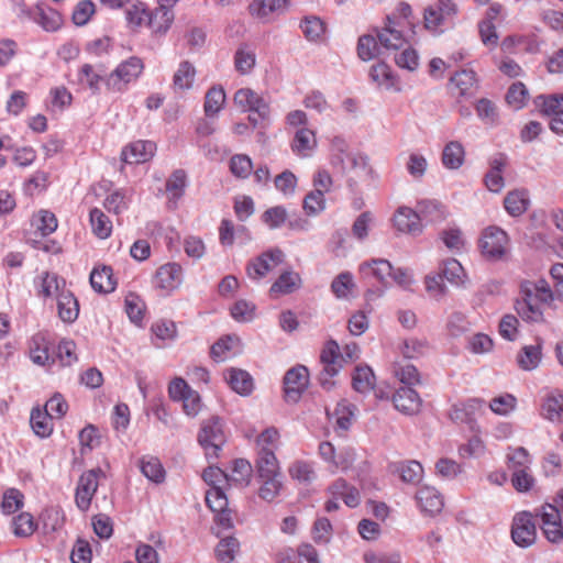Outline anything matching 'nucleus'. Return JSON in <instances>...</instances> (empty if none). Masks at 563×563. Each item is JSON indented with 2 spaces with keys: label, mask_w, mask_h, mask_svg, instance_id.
<instances>
[{
  "label": "nucleus",
  "mask_w": 563,
  "mask_h": 563,
  "mask_svg": "<svg viewBox=\"0 0 563 563\" xmlns=\"http://www.w3.org/2000/svg\"><path fill=\"white\" fill-rule=\"evenodd\" d=\"M330 162L334 167L341 168L342 172L353 170L360 177H366L371 174L367 157L353 152L349 148L347 143H332L330 148Z\"/></svg>",
  "instance_id": "obj_1"
},
{
  "label": "nucleus",
  "mask_w": 563,
  "mask_h": 563,
  "mask_svg": "<svg viewBox=\"0 0 563 563\" xmlns=\"http://www.w3.org/2000/svg\"><path fill=\"white\" fill-rule=\"evenodd\" d=\"M509 246V236L501 228L489 225L483 230L479 249L484 257L499 261L505 257Z\"/></svg>",
  "instance_id": "obj_2"
},
{
  "label": "nucleus",
  "mask_w": 563,
  "mask_h": 563,
  "mask_svg": "<svg viewBox=\"0 0 563 563\" xmlns=\"http://www.w3.org/2000/svg\"><path fill=\"white\" fill-rule=\"evenodd\" d=\"M198 442L205 449L208 459H217L221 451L225 437L221 420L213 417L205 421L198 434Z\"/></svg>",
  "instance_id": "obj_3"
},
{
  "label": "nucleus",
  "mask_w": 563,
  "mask_h": 563,
  "mask_svg": "<svg viewBox=\"0 0 563 563\" xmlns=\"http://www.w3.org/2000/svg\"><path fill=\"white\" fill-rule=\"evenodd\" d=\"M485 401L481 398H471L465 402L451 407L449 417L455 423L466 424L471 431L477 432L476 417L484 412Z\"/></svg>",
  "instance_id": "obj_4"
},
{
  "label": "nucleus",
  "mask_w": 563,
  "mask_h": 563,
  "mask_svg": "<svg viewBox=\"0 0 563 563\" xmlns=\"http://www.w3.org/2000/svg\"><path fill=\"white\" fill-rule=\"evenodd\" d=\"M104 476L101 468H92L80 475L75 494L78 509L87 511L99 486V478Z\"/></svg>",
  "instance_id": "obj_5"
},
{
  "label": "nucleus",
  "mask_w": 563,
  "mask_h": 563,
  "mask_svg": "<svg viewBox=\"0 0 563 563\" xmlns=\"http://www.w3.org/2000/svg\"><path fill=\"white\" fill-rule=\"evenodd\" d=\"M323 369L319 374V383L323 389L330 390L334 387L333 377L341 371L338 361V342L330 340L327 342L320 355Z\"/></svg>",
  "instance_id": "obj_6"
},
{
  "label": "nucleus",
  "mask_w": 563,
  "mask_h": 563,
  "mask_svg": "<svg viewBox=\"0 0 563 563\" xmlns=\"http://www.w3.org/2000/svg\"><path fill=\"white\" fill-rule=\"evenodd\" d=\"M143 67V62L139 57L129 58L121 63L107 78V87L111 90L121 91L126 84L140 76Z\"/></svg>",
  "instance_id": "obj_7"
},
{
  "label": "nucleus",
  "mask_w": 563,
  "mask_h": 563,
  "mask_svg": "<svg viewBox=\"0 0 563 563\" xmlns=\"http://www.w3.org/2000/svg\"><path fill=\"white\" fill-rule=\"evenodd\" d=\"M309 385V372L303 365H297L288 369L284 377L285 399L288 402H297Z\"/></svg>",
  "instance_id": "obj_8"
},
{
  "label": "nucleus",
  "mask_w": 563,
  "mask_h": 563,
  "mask_svg": "<svg viewBox=\"0 0 563 563\" xmlns=\"http://www.w3.org/2000/svg\"><path fill=\"white\" fill-rule=\"evenodd\" d=\"M511 538L520 548H528L536 542L537 528L530 512L522 511L514 517Z\"/></svg>",
  "instance_id": "obj_9"
},
{
  "label": "nucleus",
  "mask_w": 563,
  "mask_h": 563,
  "mask_svg": "<svg viewBox=\"0 0 563 563\" xmlns=\"http://www.w3.org/2000/svg\"><path fill=\"white\" fill-rule=\"evenodd\" d=\"M183 283V268L177 263H167L157 268L153 285L164 296L170 295Z\"/></svg>",
  "instance_id": "obj_10"
},
{
  "label": "nucleus",
  "mask_w": 563,
  "mask_h": 563,
  "mask_svg": "<svg viewBox=\"0 0 563 563\" xmlns=\"http://www.w3.org/2000/svg\"><path fill=\"white\" fill-rule=\"evenodd\" d=\"M285 254L279 249L268 250L247 264L246 273L251 279L258 280L283 263Z\"/></svg>",
  "instance_id": "obj_11"
},
{
  "label": "nucleus",
  "mask_w": 563,
  "mask_h": 563,
  "mask_svg": "<svg viewBox=\"0 0 563 563\" xmlns=\"http://www.w3.org/2000/svg\"><path fill=\"white\" fill-rule=\"evenodd\" d=\"M538 516L541 518V529L545 538L552 543L563 541V526L560 510L553 505L545 504L538 511Z\"/></svg>",
  "instance_id": "obj_12"
},
{
  "label": "nucleus",
  "mask_w": 563,
  "mask_h": 563,
  "mask_svg": "<svg viewBox=\"0 0 563 563\" xmlns=\"http://www.w3.org/2000/svg\"><path fill=\"white\" fill-rule=\"evenodd\" d=\"M234 103L243 111H253L265 121L269 117L268 103L250 88L239 89L234 95Z\"/></svg>",
  "instance_id": "obj_13"
},
{
  "label": "nucleus",
  "mask_w": 563,
  "mask_h": 563,
  "mask_svg": "<svg viewBox=\"0 0 563 563\" xmlns=\"http://www.w3.org/2000/svg\"><path fill=\"white\" fill-rule=\"evenodd\" d=\"M457 12L456 4L452 0H437L424 9L423 20L428 30H435L444 21Z\"/></svg>",
  "instance_id": "obj_14"
},
{
  "label": "nucleus",
  "mask_w": 563,
  "mask_h": 563,
  "mask_svg": "<svg viewBox=\"0 0 563 563\" xmlns=\"http://www.w3.org/2000/svg\"><path fill=\"white\" fill-rule=\"evenodd\" d=\"M21 12L47 32L58 30L63 22L62 15L56 10L44 4H36L30 10L22 8Z\"/></svg>",
  "instance_id": "obj_15"
},
{
  "label": "nucleus",
  "mask_w": 563,
  "mask_h": 563,
  "mask_svg": "<svg viewBox=\"0 0 563 563\" xmlns=\"http://www.w3.org/2000/svg\"><path fill=\"white\" fill-rule=\"evenodd\" d=\"M545 306L540 302L539 298L521 292V299L516 302V311L522 320L539 323L544 321L543 308Z\"/></svg>",
  "instance_id": "obj_16"
},
{
  "label": "nucleus",
  "mask_w": 563,
  "mask_h": 563,
  "mask_svg": "<svg viewBox=\"0 0 563 563\" xmlns=\"http://www.w3.org/2000/svg\"><path fill=\"white\" fill-rule=\"evenodd\" d=\"M395 408L405 415H416L420 411L422 400L418 393L408 386H402L393 396Z\"/></svg>",
  "instance_id": "obj_17"
},
{
  "label": "nucleus",
  "mask_w": 563,
  "mask_h": 563,
  "mask_svg": "<svg viewBox=\"0 0 563 563\" xmlns=\"http://www.w3.org/2000/svg\"><path fill=\"white\" fill-rule=\"evenodd\" d=\"M394 225L397 231L417 235L422 232V223L417 210L408 207H400L394 214Z\"/></svg>",
  "instance_id": "obj_18"
},
{
  "label": "nucleus",
  "mask_w": 563,
  "mask_h": 563,
  "mask_svg": "<svg viewBox=\"0 0 563 563\" xmlns=\"http://www.w3.org/2000/svg\"><path fill=\"white\" fill-rule=\"evenodd\" d=\"M416 501L421 512L435 516L441 512L444 503L441 494L431 486H422L416 494Z\"/></svg>",
  "instance_id": "obj_19"
},
{
  "label": "nucleus",
  "mask_w": 563,
  "mask_h": 563,
  "mask_svg": "<svg viewBox=\"0 0 563 563\" xmlns=\"http://www.w3.org/2000/svg\"><path fill=\"white\" fill-rule=\"evenodd\" d=\"M188 186V176L184 169H175L166 180L165 190L167 194V205L175 209L178 201L185 195Z\"/></svg>",
  "instance_id": "obj_20"
},
{
  "label": "nucleus",
  "mask_w": 563,
  "mask_h": 563,
  "mask_svg": "<svg viewBox=\"0 0 563 563\" xmlns=\"http://www.w3.org/2000/svg\"><path fill=\"white\" fill-rule=\"evenodd\" d=\"M156 143H128L121 151V159L126 164H142L156 152Z\"/></svg>",
  "instance_id": "obj_21"
},
{
  "label": "nucleus",
  "mask_w": 563,
  "mask_h": 563,
  "mask_svg": "<svg viewBox=\"0 0 563 563\" xmlns=\"http://www.w3.org/2000/svg\"><path fill=\"white\" fill-rule=\"evenodd\" d=\"M387 23L383 29H375V34L380 45L382 51H396L399 49L404 43L405 38L402 33L396 29L395 21L387 16Z\"/></svg>",
  "instance_id": "obj_22"
},
{
  "label": "nucleus",
  "mask_w": 563,
  "mask_h": 563,
  "mask_svg": "<svg viewBox=\"0 0 563 563\" xmlns=\"http://www.w3.org/2000/svg\"><path fill=\"white\" fill-rule=\"evenodd\" d=\"M417 211L420 216V222L438 224L448 218L446 207L438 200L423 199L417 203Z\"/></svg>",
  "instance_id": "obj_23"
},
{
  "label": "nucleus",
  "mask_w": 563,
  "mask_h": 563,
  "mask_svg": "<svg viewBox=\"0 0 563 563\" xmlns=\"http://www.w3.org/2000/svg\"><path fill=\"white\" fill-rule=\"evenodd\" d=\"M57 311L59 318L66 323H73L79 314V303L70 290L62 289L58 292Z\"/></svg>",
  "instance_id": "obj_24"
},
{
  "label": "nucleus",
  "mask_w": 563,
  "mask_h": 563,
  "mask_svg": "<svg viewBox=\"0 0 563 563\" xmlns=\"http://www.w3.org/2000/svg\"><path fill=\"white\" fill-rule=\"evenodd\" d=\"M507 164V157L504 154H496L492 157L489 165L490 169L485 176V184L489 191L499 192L505 186L503 178V168Z\"/></svg>",
  "instance_id": "obj_25"
},
{
  "label": "nucleus",
  "mask_w": 563,
  "mask_h": 563,
  "mask_svg": "<svg viewBox=\"0 0 563 563\" xmlns=\"http://www.w3.org/2000/svg\"><path fill=\"white\" fill-rule=\"evenodd\" d=\"M334 499H342L347 507L354 508L360 504V493L344 478H338L328 488Z\"/></svg>",
  "instance_id": "obj_26"
},
{
  "label": "nucleus",
  "mask_w": 563,
  "mask_h": 563,
  "mask_svg": "<svg viewBox=\"0 0 563 563\" xmlns=\"http://www.w3.org/2000/svg\"><path fill=\"white\" fill-rule=\"evenodd\" d=\"M224 377L227 383L235 393L242 396H247L253 391V378L246 371L230 368L225 372Z\"/></svg>",
  "instance_id": "obj_27"
},
{
  "label": "nucleus",
  "mask_w": 563,
  "mask_h": 563,
  "mask_svg": "<svg viewBox=\"0 0 563 563\" xmlns=\"http://www.w3.org/2000/svg\"><path fill=\"white\" fill-rule=\"evenodd\" d=\"M530 205L529 194L525 189L509 191L504 199V207L511 217L523 214Z\"/></svg>",
  "instance_id": "obj_28"
},
{
  "label": "nucleus",
  "mask_w": 563,
  "mask_h": 563,
  "mask_svg": "<svg viewBox=\"0 0 563 563\" xmlns=\"http://www.w3.org/2000/svg\"><path fill=\"white\" fill-rule=\"evenodd\" d=\"M439 273L453 286L463 287L466 284V273L461 263L455 258L442 261L439 266Z\"/></svg>",
  "instance_id": "obj_29"
},
{
  "label": "nucleus",
  "mask_w": 563,
  "mask_h": 563,
  "mask_svg": "<svg viewBox=\"0 0 563 563\" xmlns=\"http://www.w3.org/2000/svg\"><path fill=\"white\" fill-rule=\"evenodd\" d=\"M37 286V295L43 298L58 296L62 289H65V280L56 274L44 272L35 282Z\"/></svg>",
  "instance_id": "obj_30"
},
{
  "label": "nucleus",
  "mask_w": 563,
  "mask_h": 563,
  "mask_svg": "<svg viewBox=\"0 0 563 563\" xmlns=\"http://www.w3.org/2000/svg\"><path fill=\"white\" fill-rule=\"evenodd\" d=\"M300 285L301 278L299 274L292 271H286L271 286L269 294L273 297L289 295L296 291Z\"/></svg>",
  "instance_id": "obj_31"
},
{
  "label": "nucleus",
  "mask_w": 563,
  "mask_h": 563,
  "mask_svg": "<svg viewBox=\"0 0 563 563\" xmlns=\"http://www.w3.org/2000/svg\"><path fill=\"white\" fill-rule=\"evenodd\" d=\"M258 477L282 476L278 460L272 449H261L256 460Z\"/></svg>",
  "instance_id": "obj_32"
},
{
  "label": "nucleus",
  "mask_w": 563,
  "mask_h": 563,
  "mask_svg": "<svg viewBox=\"0 0 563 563\" xmlns=\"http://www.w3.org/2000/svg\"><path fill=\"white\" fill-rule=\"evenodd\" d=\"M520 292H527L533 298H539L543 305H551L554 300V294L550 288V285L544 279L537 282L525 280L520 285Z\"/></svg>",
  "instance_id": "obj_33"
},
{
  "label": "nucleus",
  "mask_w": 563,
  "mask_h": 563,
  "mask_svg": "<svg viewBox=\"0 0 563 563\" xmlns=\"http://www.w3.org/2000/svg\"><path fill=\"white\" fill-rule=\"evenodd\" d=\"M90 285L98 292H111L115 289L112 268L102 266L95 268L90 274Z\"/></svg>",
  "instance_id": "obj_34"
},
{
  "label": "nucleus",
  "mask_w": 563,
  "mask_h": 563,
  "mask_svg": "<svg viewBox=\"0 0 563 563\" xmlns=\"http://www.w3.org/2000/svg\"><path fill=\"white\" fill-rule=\"evenodd\" d=\"M174 20L170 8L161 3L154 12H150L147 24L155 33H165Z\"/></svg>",
  "instance_id": "obj_35"
},
{
  "label": "nucleus",
  "mask_w": 563,
  "mask_h": 563,
  "mask_svg": "<svg viewBox=\"0 0 563 563\" xmlns=\"http://www.w3.org/2000/svg\"><path fill=\"white\" fill-rule=\"evenodd\" d=\"M288 473L291 479L303 485H308L317 478L313 463L303 460L294 461L288 467Z\"/></svg>",
  "instance_id": "obj_36"
},
{
  "label": "nucleus",
  "mask_w": 563,
  "mask_h": 563,
  "mask_svg": "<svg viewBox=\"0 0 563 563\" xmlns=\"http://www.w3.org/2000/svg\"><path fill=\"white\" fill-rule=\"evenodd\" d=\"M31 225L41 236H47L56 231L58 222L52 211L42 209L33 214Z\"/></svg>",
  "instance_id": "obj_37"
},
{
  "label": "nucleus",
  "mask_w": 563,
  "mask_h": 563,
  "mask_svg": "<svg viewBox=\"0 0 563 563\" xmlns=\"http://www.w3.org/2000/svg\"><path fill=\"white\" fill-rule=\"evenodd\" d=\"M363 275L373 274L382 284H388L391 278L394 267L387 260H373L372 263H363L360 266Z\"/></svg>",
  "instance_id": "obj_38"
},
{
  "label": "nucleus",
  "mask_w": 563,
  "mask_h": 563,
  "mask_svg": "<svg viewBox=\"0 0 563 563\" xmlns=\"http://www.w3.org/2000/svg\"><path fill=\"white\" fill-rule=\"evenodd\" d=\"M396 472L399 474L401 481L406 484L417 485L423 477V467L416 461H404L396 465Z\"/></svg>",
  "instance_id": "obj_39"
},
{
  "label": "nucleus",
  "mask_w": 563,
  "mask_h": 563,
  "mask_svg": "<svg viewBox=\"0 0 563 563\" xmlns=\"http://www.w3.org/2000/svg\"><path fill=\"white\" fill-rule=\"evenodd\" d=\"M353 388L361 394H367L375 387V375L367 365L357 366L352 376Z\"/></svg>",
  "instance_id": "obj_40"
},
{
  "label": "nucleus",
  "mask_w": 563,
  "mask_h": 563,
  "mask_svg": "<svg viewBox=\"0 0 563 563\" xmlns=\"http://www.w3.org/2000/svg\"><path fill=\"white\" fill-rule=\"evenodd\" d=\"M377 41V37L372 34L360 36L357 41V56L362 60L368 62L383 55V51Z\"/></svg>",
  "instance_id": "obj_41"
},
{
  "label": "nucleus",
  "mask_w": 563,
  "mask_h": 563,
  "mask_svg": "<svg viewBox=\"0 0 563 563\" xmlns=\"http://www.w3.org/2000/svg\"><path fill=\"white\" fill-rule=\"evenodd\" d=\"M89 220L91 230L96 236L103 240L111 235L112 222L100 209H91Z\"/></svg>",
  "instance_id": "obj_42"
},
{
  "label": "nucleus",
  "mask_w": 563,
  "mask_h": 563,
  "mask_svg": "<svg viewBox=\"0 0 563 563\" xmlns=\"http://www.w3.org/2000/svg\"><path fill=\"white\" fill-rule=\"evenodd\" d=\"M465 159L462 143H446L442 151V163L446 168L459 169Z\"/></svg>",
  "instance_id": "obj_43"
},
{
  "label": "nucleus",
  "mask_w": 563,
  "mask_h": 563,
  "mask_svg": "<svg viewBox=\"0 0 563 563\" xmlns=\"http://www.w3.org/2000/svg\"><path fill=\"white\" fill-rule=\"evenodd\" d=\"M541 345H526L517 356L518 365L523 371L537 368L541 362Z\"/></svg>",
  "instance_id": "obj_44"
},
{
  "label": "nucleus",
  "mask_w": 563,
  "mask_h": 563,
  "mask_svg": "<svg viewBox=\"0 0 563 563\" xmlns=\"http://www.w3.org/2000/svg\"><path fill=\"white\" fill-rule=\"evenodd\" d=\"M534 106L545 115L555 117L563 111V96L550 95L537 96L533 100Z\"/></svg>",
  "instance_id": "obj_45"
},
{
  "label": "nucleus",
  "mask_w": 563,
  "mask_h": 563,
  "mask_svg": "<svg viewBox=\"0 0 563 563\" xmlns=\"http://www.w3.org/2000/svg\"><path fill=\"white\" fill-rule=\"evenodd\" d=\"M225 102V92L222 87L210 88L205 98V113L207 117L212 118L222 109Z\"/></svg>",
  "instance_id": "obj_46"
},
{
  "label": "nucleus",
  "mask_w": 563,
  "mask_h": 563,
  "mask_svg": "<svg viewBox=\"0 0 563 563\" xmlns=\"http://www.w3.org/2000/svg\"><path fill=\"white\" fill-rule=\"evenodd\" d=\"M240 549V543L234 537H224L219 541L214 552L221 563H231Z\"/></svg>",
  "instance_id": "obj_47"
},
{
  "label": "nucleus",
  "mask_w": 563,
  "mask_h": 563,
  "mask_svg": "<svg viewBox=\"0 0 563 563\" xmlns=\"http://www.w3.org/2000/svg\"><path fill=\"white\" fill-rule=\"evenodd\" d=\"M369 77L374 82L385 89H390L396 84V78L390 67L384 62H379L371 67Z\"/></svg>",
  "instance_id": "obj_48"
},
{
  "label": "nucleus",
  "mask_w": 563,
  "mask_h": 563,
  "mask_svg": "<svg viewBox=\"0 0 563 563\" xmlns=\"http://www.w3.org/2000/svg\"><path fill=\"white\" fill-rule=\"evenodd\" d=\"M506 459L507 467L511 473L518 470H528L531 466V457L528 451L522 446L515 449L509 448Z\"/></svg>",
  "instance_id": "obj_49"
},
{
  "label": "nucleus",
  "mask_w": 563,
  "mask_h": 563,
  "mask_svg": "<svg viewBox=\"0 0 563 563\" xmlns=\"http://www.w3.org/2000/svg\"><path fill=\"white\" fill-rule=\"evenodd\" d=\"M258 496L265 501H273L283 489V476L261 477Z\"/></svg>",
  "instance_id": "obj_50"
},
{
  "label": "nucleus",
  "mask_w": 563,
  "mask_h": 563,
  "mask_svg": "<svg viewBox=\"0 0 563 563\" xmlns=\"http://www.w3.org/2000/svg\"><path fill=\"white\" fill-rule=\"evenodd\" d=\"M52 417L46 411L33 409L30 417V423L34 433L41 438L48 437L53 431L51 423Z\"/></svg>",
  "instance_id": "obj_51"
},
{
  "label": "nucleus",
  "mask_w": 563,
  "mask_h": 563,
  "mask_svg": "<svg viewBox=\"0 0 563 563\" xmlns=\"http://www.w3.org/2000/svg\"><path fill=\"white\" fill-rule=\"evenodd\" d=\"M141 472L146 478L157 484L165 478V471L157 457H143L141 460Z\"/></svg>",
  "instance_id": "obj_52"
},
{
  "label": "nucleus",
  "mask_w": 563,
  "mask_h": 563,
  "mask_svg": "<svg viewBox=\"0 0 563 563\" xmlns=\"http://www.w3.org/2000/svg\"><path fill=\"white\" fill-rule=\"evenodd\" d=\"M300 27L306 38L311 42L321 40L325 32L324 22L318 16H306Z\"/></svg>",
  "instance_id": "obj_53"
},
{
  "label": "nucleus",
  "mask_w": 563,
  "mask_h": 563,
  "mask_svg": "<svg viewBox=\"0 0 563 563\" xmlns=\"http://www.w3.org/2000/svg\"><path fill=\"white\" fill-rule=\"evenodd\" d=\"M338 429L346 431L352 426L355 416V407L345 400L340 401L333 412Z\"/></svg>",
  "instance_id": "obj_54"
},
{
  "label": "nucleus",
  "mask_w": 563,
  "mask_h": 563,
  "mask_svg": "<svg viewBox=\"0 0 563 563\" xmlns=\"http://www.w3.org/2000/svg\"><path fill=\"white\" fill-rule=\"evenodd\" d=\"M470 325L466 316L460 311L452 312L446 321L448 333L453 338H459L468 332Z\"/></svg>",
  "instance_id": "obj_55"
},
{
  "label": "nucleus",
  "mask_w": 563,
  "mask_h": 563,
  "mask_svg": "<svg viewBox=\"0 0 563 563\" xmlns=\"http://www.w3.org/2000/svg\"><path fill=\"white\" fill-rule=\"evenodd\" d=\"M13 533L16 537H30L36 530L34 518L29 512H22L12 520Z\"/></svg>",
  "instance_id": "obj_56"
},
{
  "label": "nucleus",
  "mask_w": 563,
  "mask_h": 563,
  "mask_svg": "<svg viewBox=\"0 0 563 563\" xmlns=\"http://www.w3.org/2000/svg\"><path fill=\"white\" fill-rule=\"evenodd\" d=\"M516 406L517 399L511 394H504L495 397L488 405L489 409L498 416H507L511 413L516 409Z\"/></svg>",
  "instance_id": "obj_57"
},
{
  "label": "nucleus",
  "mask_w": 563,
  "mask_h": 563,
  "mask_svg": "<svg viewBox=\"0 0 563 563\" xmlns=\"http://www.w3.org/2000/svg\"><path fill=\"white\" fill-rule=\"evenodd\" d=\"M252 475V466L249 461L238 459L233 463L232 473L229 475V482L246 486Z\"/></svg>",
  "instance_id": "obj_58"
},
{
  "label": "nucleus",
  "mask_w": 563,
  "mask_h": 563,
  "mask_svg": "<svg viewBox=\"0 0 563 563\" xmlns=\"http://www.w3.org/2000/svg\"><path fill=\"white\" fill-rule=\"evenodd\" d=\"M196 70L189 62H183L174 76V87L180 90L189 89L192 85Z\"/></svg>",
  "instance_id": "obj_59"
},
{
  "label": "nucleus",
  "mask_w": 563,
  "mask_h": 563,
  "mask_svg": "<svg viewBox=\"0 0 563 563\" xmlns=\"http://www.w3.org/2000/svg\"><path fill=\"white\" fill-rule=\"evenodd\" d=\"M527 98L528 90L526 86L520 81L514 82L506 93L507 103L516 110L523 108Z\"/></svg>",
  "instance_id": "obj_60"
},
{
  "label": "nucleus",
  "mask_w": 563,
  "mask_h": 563,
  "mask_svg": "<svg viewBox=\"0 0 563 563\" xmlns=\"http://www.w3.org/2000/svg\"><path fill=\"white\" fill-rule=\"evenodd\" d=\"M443 277L440 273L429 274L424 278L426 289L430 297L434 300H441L448 291L445 284L443 283Z\"/></svg>",
  "instance_id": "obj_61"
},
{
  "label": "nucleus",
  "mask_w": 563,
  "mask_h": 563,
  "mask_svg": "<svg viewBox=\"0 0 563 563\" xmlns=\"http://www.w3.org/2000/svg\"><path fill=\"white\" fill-rule=\"evenodd\" d=\"M285 3L286 0H253L249 9L253 15L264 18L280 9Z\"/></svg>",
  "instance_id": "obj_62"
},
{
  "label": "nucleus",
  "mask_w": 563,
  "mask_h": 563,
  "mask_svg": "<svg viewBox=\"0 0 563 563\" xmlns=\"http://www.w3.org/2000/svg\"><path fill=\"white\" fill-rule=\"evenodd\" d=\"M511 484L518 493H527L531 490L536 484L531 467L528 470H518L511 473Z\"/></svg>",
  "instance_id": "obj_63"
},
{
  "label": "nucleus",
  "mask_w": 563,
  "mask_h": 563,
  "mask_svg": "<svg viewBox=\"0 0 563 563\" xmlns=\"http://www.w3.org/2000/svg\"><path fill=\"white\" fill-rule=\"evenodd\" d=\"M235 69L242 74H249L255 66V54L247 49L245 46H241L234 56Z\"/></svg>",
  "instance_id": "obj_64"
}]
</instances>
